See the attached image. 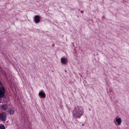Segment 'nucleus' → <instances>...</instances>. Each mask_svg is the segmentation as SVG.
I'll use <instances>...</instances> for the list:
<instances>
[{
	"instance_id": "nucleus-1",
	"label": "nucleus",
	"mask_w": 129,
	"mask_h": 129,
	"mask_svg": "<svg viewBox=\"0 0 129 129\" xmlns=\"http://www.w3.org/2000/svg\"><path fill=\"white\" fill-rule=\"evenodd\" d=\"M73 116L76 118H80L83 113V108L81 106H77L74 108L72 111Z\"/></svg>"
},
{
	"instance_id": "nucleus-2",
	"label": "nucleus",
	"mask_w": 129,
	"mask_h": 129,
	"mask_svg": "<svg viewBox=\"0 0 129 129\" xmlns=\"http://www.w3.org/2000/svg\"><path fill=\"white\" fill-rule=\"evenodd\" d=\"M5 91V89L4 86L0 87V100H2V98L4 97Z\"/></svg>"
},
{
	"instance_id": "nucleus-3",
	"label": "nucleus",
	"mask_w": 129,
	"mask_h": 129,
	"mask_svg": "<svg viewBox=\"0 0 129 129\" xmlns=\"http://www.w3.org/2000/svg\"><path fill=\"white\" fill-rule=\"evenodd\" d=\"M0 117L1 120L4 121H5L6 117L5 113L3 112L1 114H0Z\"/></svg>"
},
{
	"instance_id": "nucleus-4",
	"label": "nucleus",
	"mask_w": 129,
	"mask_h": 129,
	"mask_svg": "<svg viewBox=\"0 0 129 129\" xmlns=\"http://www.w3.org/2000/svg\"><path fill=\"white\" fill-rule=\"evenodd\" d=\"M114 122L115 123H116V122L117 123L118 125H120L121 124V119L120 118H116L115 120L114 121Z\"/></svg>"
},
{
	"instance_id": "nucleus-5",
	"label": "nucleus",
	"mask_w": 129,
	"mask_h": 129,
	"mask_svg": "<svg viewBox=\"0 0 129 129\" xmlns=\"http://www.w3.org/2000/svg\"><path fill=\"white\" fill-rule=\"evenodd\" d=\"M61 63L64 64H66L67 62V59L66 58H61Z\"/></svg>"
},
{
	"instance_id": "nucleus-6",
	"label": "nucleus",
	"mask_w": 129,
	"mask_h": 129,
	"mask_svg": "<svg viewBox=\"0 0 129 129\" xmlns=\"http://www.w3.org/2000/svg\"><path fill=\"white\" fill-rule=\"evenodd\" d=\"M40 18L38 15H36L34 17V20L35 22L36 23H38L40 21Z\"/></svg>"
},
{
	"instance_id": "nucleus-7",
	"label": "nucleus",
	"mask_w": 129,
	"mask_h": 129,
	"mask_svg": "<svg viewBox=\"0 0 129 129\" xmlns=\"http://www.w3.org/2000/svg\"><path fill=\"white\" fill-rule=\"evenodd\" d=\"M1 108L5 110H6L8 106L6 104H4L3 105L1 106Z\"/></svg>"
},
{
	"instance_id": "nucleus-8",
	"label": "nucleus",
	"mask_w": 129,
	"mask_h": 129,
	"mask_svg": "<svg viewBox=\"0 0 129 129\" xmlns=\"http://www.w3.org/2000/svg\"><path fill=\"white\" fill-rule=\"evenodd\" d=\"M9 112L10 114H13L14 112V110L13 109H10L9 110Z\"/></svg>"
},
{
	"instance_id": "nucleus-9",
	"label": "nucleus",
	"mask_w": 129,
	"mask_h": 129,
	"mask_svg": "<svg viewBox=\"0 0 129 129\" xmlns=\"http://www.w3.org/2000/svg\"><path fill=\"white\" fill-rule=\"evenodd\" d=\"M40 95L43 97H45V94L44 93L41 92L39 93Z\"/></svg>"
},
{
	"instance_id": "nucleus-10",
	"label": "nucleus",
	"mask_w": 129,
	"mask_h": 129,
	"mask_svg": "<svg viewBox=\"0 0 129 129\" xmlns=\"http://www.w3.org/2000/svg\"><path fill=\"white\" fill-rule=\"evenodd\" d=\"M0 129H5L4 126L3 124H0Z\"/></svg>"
},
{
	"instance_id": "nucleus-11",
	"label": "nucleus",
	"mask_w": 129,
	"mask_h": 129,
	"mask_svg": "<svg viewBox=\"0 0 129 129\" xmlns=\"http://www.w3.org/2000/svg\"><path fill=\"white\" fill-rule=\"evenodd\" d=\"M2 84V83H1V82L0 81V84Z\"/></svg>"
}]
</instances>
